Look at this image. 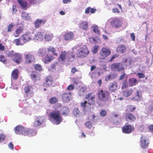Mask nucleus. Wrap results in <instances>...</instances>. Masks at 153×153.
I'll use <instances>...</instances> for the list:
<instances>
[{"label": "nucleus", "instance_id": "1", "mask_svg": "<svg viewBox=\"0 0 153 153\" xmlns=\"http://www.w3.org/2000/svg\"><path fill=\"white\" fill-rule=\"evenodd\" d=\"M97 94L98 99L101 101L108 102L111 99L110 93L108 91L100 90L98 91Z\"/></svg>", "mask_w": 153, "mask_h": 153}, {"label": "nucleus", "instance_id": "2", "mask_svg": "<svg viewBox=\"0 0 153 153\" xmlns=\"http://www.w3.org/2000/svg\"><path fill=\"white\" fill-rule=\"evenodd\" d=\"M89 53V51L87 46L83 45L77 49L76 55L78 57L83 58L86 57Z\"/></svg>", "mask_w": 153, "mask_h": 153}, {"label": "nucleus", "instance_id": "3", "mask_svg": "<svg viewBox=\"0 0 153 153\" xmlns=\"http://www.w3.org/2000/svg\"><path fill=\"white\" fill-rule=\"evenodd\" d=\"M51 118L53 119L56 125L60 123L62 121V118L61 116L59 111H53L50 113Z\"/></svg>", "mask_w": 153, "mask_h": 153}, {"label": "nucleus", "instance_id": "4", "mask_svg": "<svg viewBox=\"0 0 153 153\" xmlns=\"http://www.w3.org/2000/svg\"><path fill=\"white\" fill-rule=\"evenodd\" d=\"M24 56L25 64L29 65L35 62V58L33 52H26L25 53Z\"/></svg>", "mask_w": 153, "mask_h": 153}, {"label": "nucleus", "instance_id": "5", "mask_svg": "<svg viewBox=\"0 0 153 153\" xmlns=\"http://www.w3.org/2000/svg\"><path fill=\"white\" fill-rule=\"evenodd\" d=\"M111 69L112 71L119 72L123 71L125 68L121 62H115L111 65Z\"/></svg>", "mask_w": 153, "mask_h": 153}, {"label": "nucleus", "instance_id": "6", "mask_svg": "<svg viewBox=\"0 0 153 153\" xmlns=\"http://www.w3.org/2000/svg\"><path fill=\"white\" fill-rule=\"evenodd\" d=\"M25 96L28 99H30L34 95L33 88L30 85L26 86L24 88Z\"/></svg>", "mask_w": 153, "mask_h": 153}, {"label": "nucleus", "instance_id": "7", "mask_svg": "<svg viewBox=\"0 0 153 153\" xmlns=\"http://www.w3.org/2000/svg\"><path fill=\"white\" fill-rule=\"evenodd\" d=\"M45 119L44 116H36L35 121L33 123V127H37L42 125L44 122Z\"/></svg>", "mask_w": 153, "mask_h": 153}, {"label": "nucleus", "instance_id": "8", "mask_svg": "<svg viewBox=\"0 0 153 153\" xmlns=\"http://www.w3.org/2000/svg\"><path fill=\"white\" fill-rule=\"evenodd\" d=\"M111 54V50L109 48L105 47L102 48L100 52V58L102 59H104Z\"/></svg>", "mask_w": 153, "mask_h": 153}, {"label": "nucleus", "instance_id": "9", "mask_svg": "<svg viewBox=\"0 0 153 153\" xmlns=\"http://www.w3.org/2000/svg\"><path fill=\"white\" fill-rule=\"evenodd\" d=\"M110 24L114 28H119L122 26V22L119 18L115 17L111 20Z\"/></svg>", "mask_w": 153, "mask_h": 153}, {"label": "nucleus", "instance_id": "10", "mask_svg": "<svg viewBox=\"0 0 153 153\" xmlns=\"http://www.w3.org/2000/svg\"><path fill=\"white\" fill-rule=\"evenodd\" d=\"M134 130V128L133 126H132L130 124H126V123L122 128L123 132L126 134L131 133Z\"/></svg>", "mask_w": 153, "mask_h": 153}, {"label": "nucleus", "instance_id": "11", "mask_svg": "<svg viewBox=\"0 0 153 153\" xmlns=\"http://www.w3.org/2000/svg\"><path fill=\"white\" fill-rule=\"evenodd\" d=\"M136 119V117L134 114L130 112L127 113L125 114V119L128 122L133 123L135 121Z\"/></svg>", "mask_w": 153, "mask_h": 153}, {"label": "nucleus", "instance_id": "12", "mask_svg": "<svg viewBox=\"0 0 153 153\" xmlns=\"http://www.w3.org/2000/svg\"><path fill=\"white\" fill-rule=\"evenodd\" d=\"M61 97L62 101L64 102H68L71 100V93L69 92H64L62 94Z\"/></svg>", "mask_w": 153, "mask_h": 153}, {"label": "nucleus", "instance_id": "13", "mask_svg": "<svg viewBox=\"0 0 153 153\" xmlns=\"http://www.w3.org/2000/svg\"><path fill=\"white\" fill-rule=\"evenodd\" d=\"M21 37L25 43L32 39V36L31 33L28 32L23 34Z\"/></svg>", "mask_w": 153, "mask_h": 153}, {"label": "nucleus", "instance_id": "14", "mask_svg": "<svg viewBox=\"0 0 153 153\" xmlns=\"http://www.w3.org/2000/svg\"><path fill=\"white\" fill-rule=\"evenodd\" d=\"M25 129L22 126L18 125L14 128V131L15 133L17 134L24 135Z\"/></svg>", "mask_w": 153, "mask_h": 153}, {"label": "nucleus", "instance_id": "15", "mask_svg": "<svg viewBox=\"0 0 153 153\" xmlns=\"http://www.w3.org/2000/svg\"><path fill=\"white\" fill-rule=\"evenodd\" d=\"M118 83L115 81L110 82L108 85V89L111 92L115 91L117 89Z\"/></svg>", "mask_w": 153, "mask_h": 153}, {"label": "nucleus", "instance_id": "16", "mask_svg": "<svg viewBox=\"0 0 153 153\" xmlns=\"http://www.w3.org/2000/svg\"><path fill=\"white\" fill-rule=\"evenodd\" d=\"M36 134V131L34 129L30 128L25 129L24 135L32 136L35 135Z\"/></svg>", "mask_w": 153, "mask_h": 153}, {"label": "nucleus", "instance_id": "17", "mask_svg": "<svg viewBox=\"0 0 153 153\" xmlns=\"http://www.w3.org/2000/svg\"><path fill=\"white\" fill-rule=\"evenodd\" d=\"M12 60L17 64L20 63L22 61V55L20 53H16L12 59Z\"/></svg>", "mask_w": 153, "mask_h": 153}, {"label": "nucleus", "instance_id": "18", "mask_svg": "<svg viewBox=\"0 0 153 153\" xmlns=\"http://www.w3.org/2000/svg\"><path fill=\"white\" fill-rule=\"evenodd\" d=\"M68 54V52H67L65 51L61 52L59 58V62H64Z\"/></svg>", "mask_w": 153, "mask_h": 153}, {"label": "nucleus", "instance_id": "19", "mask_svg": "<svg viewBox=\"0 0 153 153\" xmlns=\"http://www.w3.org/2000/svg\"><path fill=\"white\" fill-rule=\"evenodd\" d=\"M140 146L142 148H146L149 145V143L147 141L146 137L142 136L140 139Z\"/></svg>", "mask_w": 153, "mask_h": 153}, {"label": "nucleus", "instance_id": "20", "mask_svg": "<svg viewBox=\"0 0 153 153\" xmlns=\"http://www.w3.org/2000/svg\"><path fill=\"white\" fill-rule=\"evenodd\" d=\"M24 27L22 26H20L17 27L13 33V36L15 37H18L24 31Z\"/></svg>", "mask_w": 153, "mask_h": 153}, {"label": "nucleus", "instance_id": "21", "mask_svg": "<svg viewBox=\"0 0 153 153\" xmlns=\"http://www.w3.org/2000/svg\"><path fill=\"white\" fill-rule=\"evenodd\" d=\"M44 37V33L43 32L39 31L34 35V39L38 41H42Z\"/></svg>", "mask_w": 153, "mask_h": 153}, {"label": "nucleus", "instance_id": "22", "mask_svg": "<svg viewBox=\"0 0 153 153\" xmlns=\"http://www.w3.org/2000/svg\"><path fill=\"white\" fill-rule=\"evenodd\" d=\"M54 59V57L50 54H48L46 56L42 59V61L45 64H48Z\"/></svg>", "mask_w": 153, "mask_h": 153}, {"label": "nucleus", "instance_id": "23", "mask_svg": "<svg viewBox=\"0 0 153 153\" xmlns=\"http://www.w3.org/2000/svg\"><path fill=\"white\" fill-rule=\"evenodd\" d=\"M116 51L117 53H123L126 52V48L123 45H120L117 47Z\"/></svg>", "mask_w": 153, "mask_h": 153}, {"label": "nucleus", "instance_id": "24", "mask_svg": "<svg viewBox=\"0 0 153 153\" xmlns=\"http://www.w3.org/2000/svg\"><path fill=\"white\" fill-rule=\"evenodd\" d=\"M63 37L66 41L71 40L74 39V34L73 32H70L66 33L64 35Z\"/></svg>", "mask_w": 153, "mask_h": 153}, {"label": "nucleus", "instance_id": "25", "mask_svg": "<svg viewBox=\"0 0 153 153\" xmlns=\"http://www.w3.org/2000/svg\"><path fill=\"white\" fill-rule=\"evenodd\" d=\"M133 92V90L132 88H130L122 91V93L124 97H127L131 95Z\"/></svg>", "mask_w": 153, "mask_h": 153}, {"label": "nucleus", "instance_id": "26", "mask_svg": "<svg viewBox=\"0 0 153 153\" xmlns=\"http://www.w3.org/2000/svg\"><path fill=\"white\" fill-rule=\"evenodd\" d=\"M46 22V20H45L37 19L34 22L35 26L36 28H38L42 24H44Z\"/></svg>", "mask_w": 153, "mask_h": 153}, {"label": "nucleus", "instance_id": "27", "mask_svg": "<svg viewBox=\"0 0 153 153\" xmlns=\"http://www.w3.org/2000/svg\"><path fill=\"white\" fill-rule=\"evenodd\" d=\"M21 7L23 9H25L27 6V2L23 0H17Z\"/></svg>", "mask_w": 153, "mask_h": 153}, {"label": "nucleus", "instance_id": "28", "mask_svg": "<svg viewBox=\"0 0 153 153\" xmlns=\"http://www.w3.org/2000/svg\"><path fill=\"white\" fill-rule=\"evenodd\" d=\"M88 22L87 21H84L82 22L79 25L80 28L84 30H87L88 29Z\"/></svg>", "mask_w": 153, "mask_h": 153}, {"label": "nucleus", "instance_id": "29", "mask_svg": "<svg viewBox=\"0 0 153 153\" xmlns=\"http://www.w3.org/2000/svg\"><path fill=\"white\" fill-rule=\"evenodd\" d=\"M13 41L16 45H22L25 43L22 37L15 39Z\"/></svg>", "mask_w": 153, "mask_h": 153}, {"label": "nucleus", "instance_id": "30", "mask_svg": "<svg viewBox=\"0 0 153 153\" xmlns=\"http://www.w3.org/2000/svg\"><path fill=\"white\" fill-rule=\"evenodd\" d=\"M142 97V93L139 91H137L135 96L132 98V99L135 101H139L141 100Z\"/></svg>", "mask_w": 153, "mask_h": 153}, {"label": "nucleus", "instance_id": "31", "mask_svg": "<svg viewBox=\"0 0 153 153\" xmlns=\"http://www.w3.org/2000/svg\"><path fill=\"white\" fill-rule=\"evenodd\" d=\"M38 54L40 56L43 57L45 56L47 53V51L45 48H40L38 51Z\"/></svg>", "mask_w": 153, "mask_h": 153}, {"label": "nucleus", "instance_id": "32", "mask_svg": "<svg viewBox=\"0 0 153 153\" xmlns=\"http://www.w3.org/2000/svg\"><path fill=\"white\" fill-rule=\"evenodd\" d=\"M128 83L131 86H133L136 85L138 84V81L137 79L132 78H130L128 80Z\"/></svg>", "mask_w": 153, "mask_h": 153}, {"label": "nucleus", "instance_id": "33", "mask_svg": "<svg viewBox=\"0 0 153 153\" xmlns=\"http://www.w3.org/2000/svg\"><path fill=\"white\" fill-rule=\"evenodd\" d=\"M44 37L46 41H49L52 40L53 37V35L52 33H47L44 36Z\"/></svg>", "mask_w": 153, "mask_h": 153}, {"label": "nucleus", "instance_id": "34", "mask_svg": "<svg viewBox=\"0 0 153 153\" xmlns=\"http://www.w3.org/2000/svg\"><path fill=\"white\" fill-rule=\"evenodd\" d=\"M75 56L73 54L72 52H68V54L66 59L68 62H72L74 61Z\"/></svg>", "mask_w": 153, "mask_h": 153}, {"label": "nucleus", "instance_id": "35", "mask_svg": "<svg viewBox=\"0 0 153 153\" xmlns=\"http://www.w3.org/2000/svg\"><path fill=\"white\" fill-rule=\"evenodd\" d=\"M19 70L17 69H14L12 72L11 76L14 79H17L19 77Z\"/></svg>", "mask_w": 153, "mask_h": 153}, {"label": "nucleus", "instance_id": "36", "mask_svg": "<svg viewBox=\"0 0 153 153\" xmlns=\"http://www.w3.org/2000/svg\"><path fill=\"white\" fill-rule=\"evenodd\" d=\"M45 81L44 83L48 86L51 85L53 83V80L51 77L49 76L47 77L45 79Z\"/></svg>", "mask_w": 153, "mask_h": 153}, {"label": "nucleus", "instance_id": "37", "mask_svg": "<svg viewBox=\"0 0 153 153\" xmlns=\"http://www.w3.org/2000/svg\"><path fill=\"white\" fill-rule=\"evenodd\" d=\"M48 52H51L53 54L54 56H57L58 53L57 52L55 48L52 46H50L47 48Z\"/></svg>", "mask_w": 153, "mask_h": 153}, {"label": "nucleus", "instance_id": "38", "mask_svg": "<svg viewBox=\"0 0 153 153\" xmlns=\"http://www.w3.org/2000/svg\"><path fill=\"white\" fill-rule=\"evenodd\" d=\"M62 115L65 117L67 116L68 115L69 110L68 108L66 107H64L61 109Z\"/></svg>", "mask_w": 153, "mask_h": 153}, {"label": "nucleus", "instance_id": "39", "mask_svg": "<svg viewBox=\"0 0 153 153\" xmlns=\"http://www.w3.org/2000/svg\"><path fill=\"white\" fill-rule=\"evenodd\" d=\"M36 72L35 71H32L30 74V77L32 79L33 81H36L37 78H39V76L37 75Z\"/></svg>", "mask_w": 153, "mask_h": 153}, {"label": "nucleus", "instance_id": "40", "mask_svg": "<svg viewBox=\"0 0 153 153\" xmlns=\"http://www.w3.org/2000/svg\"><path fill=\"white\" fill-rule=\"evenodd\" d=\"M58 102V99L56 97H51L49 100V102L51 104H54Z\"/></svg>", "mask_w": 153, "mask_h": 153}, {"label": "nucleus", "instance_id": "41", "mask_svg": "<svg viewBox=\"0 0 153 153\" xmlns=\"http://www.w3.org/2000/svg\"><path fill=\"white\" fill-rule=\"evenodd\" d=\"M116 76V75L113 74H109L105 77V80L106 81H107L115 78Z\"/></svg>", "mask_w": 153, "mask_h": 153}, {"label": "nucleus", "instance_id": "42", "mask_svg": "<svg viewBox=\"0 0 153 153\" xmlns=\"http://www.w3.org/2000/svg\"><path fill=\"white\" fill-rule=\"evenodd\" d=\"M95 96L92 97L91 98L88 100V103L90 105H94L95 103Z\"/></svg>", "mask_w": 153, "mask_h": 153}, {"label": "nucleus", "instance_id": "43", "mask_svg": "<svg viewBox=\"0 0 153 153\" xmlns=\"http://www.w3.org/2000/svg\"><path fill=\"white\" fill-rule=\"evenodd\" d=\"M16 53L14 52L13 50H11L10 51H9L7 53V57L13 59Z\"/></svg>", "mask_w": 153, "mask_h": 153}, {"label": "nucleus", "instance_id": "44", "mask_svg": "<svg viewBox=\"0 0 153 153\" xmlns=\"http://www.w3.org/2000/svg\"><path fill=\"white\" fill-rule=\"evenodd\" d=\"M79 112L77 108H75L73 111V114L74 116L77 117L79 115Z\"/></svg>", "mask_w": 153, "mask_h": 153}, {"label": "nucleus", "instance_id": "45", "mask_svg": "<svg viewBox=\"0 0 153 153\" xmlns=\"http://www.w3.org/2000/svg\"><path fill=\"white\" fill-rule=\"evenodd\" d=\"M86 90V88L84 87H82L81 88L79 91V94L80 96H81L84 95L85 94Z\"/></svg>", "mask_w": 153, "mask_h": 153}, {"label": "nucleus", "instance_id": "46", "mask_svg": "<svg viewBox=\"0 0 153 153\" xmlns=\"http://www.w3.org/2000/svg\"><path fill=\"white\" fill-rule=\"evenodd\" d=\"M34 69L39 71H41L42 70V66L39 64H36L34 65Z\"/></svg>", "mask_w": 153, "mask_h": 153}, {"label": "nucleus", "instance_id": "47", "mask_svg": "<svg viewBox=\"0 0 153 153\" xmlns=\"http://www.w3.org/2000/svg\"><path fill=\"white\" fill-rule=\"evenodd\" d=\"M127 110L130 112H133L136 109V107L132 105H128L127 106Z\"/></svg>", "mask_w": 153, "mask_h": 153}, {"label": "nucleus", "instance_id": "48", "mask_svg": "<svg viewBox=\"0 0 153 153\" xmlns=\"http://www.w3.org/2000/svg\"><path fill=\"white\" fill-rule=\"evenodd\" d=\"M93 30L94 32L97 34H100V32L99 30V28L97 26H93Z\"/></svg>", "mask_w": 153, "mask_h": 153}, {"label": "nucleus", "instance_id": "49", "mask_svg": "<svg viewBox=\"0 0 153 153\" xmlns=\"http://www.w3.org/2000/svg\"><path fill=\"white\" fill-rule=\"evenodd\" d=\"M95 96V95L94 94L92 93H88L86 94L85 96V98L86 99L89 100L92 97H94Z\"/></svg>", "mask_w": 153, "mask_h": 153}, {"label": "nucleus", "instance_id": "50", "mask_svg": "<svg viewBox=\"0 0 153 153\" xmlns=\"http://www.w3.org/2000/svg\"><path fill=\"white\" fill-rule=\"evenodd\" d=\"M128 87V85L127 82V81L126 80L124 81L121 87V89H123Z\"/></svg>", "mask_w": 153, "mask_h": 153}, {"label": "nucleus", "instance_id": "51", "mask_svg": "<svg viewBox=\"0 0 153 153\" xmlns=\"http://www.w3.org/2000/svg\"><path fill=\"white\" fill-rule=\"evenodd\" d=\"M6 58L3 55H0V61L2 62L4 64L6 63Z\"/></svg>", "mask_w": 153, "mask_h": 153}, {"label": "nucleus", "instance_id": "52", "mask_svg": "<svg viewBox=\"0 0 153 153\" xmlns=\"http://www.w3.org/2000/svg\"><path fill=\"white\" fill-rule=\"evenodd\" d=\"M85 126L89 128H91L92 127V125L90 121H88L86 122L85 123Z\"/></svg>", "mask_w": 153, "mask_h": 153}, {"label": "nucleus", "instance_id": "53", "mask_svg": "<svg viewBox=\"0 0 153 153\" xmlns=\"http://www.w3.org/2000/svg\"><path fill=\"white\" fill-rule=\"evenodd\" d=\"M100 115L102 117L105 116L107 114L106 111L104 110H101L100 112Z\"/></svg>", "mask_w": 153, "mask_h": 153}, {"label": "nucleus", "instance_id": "54", "mask_svg": "<svg viewBox=\"0 0 153 153\" xmlns=\"http://www.w3.org/2000/svg\"><path fill=\"white\" fill-rule=\"evenodd\" d=\"M28 14L25 12H23L22 14V17L23 19H26L28 16Z\"/></svg>", "mask_w": 153, "mask_h": 153}, {"label": "nucleus", "instance_id": "55", "mask_svg": "<svg viewBox=\"0 0 153 153\" xmlns=\"http://www.w3.org/2000/svg\"><path fill=\"white\" fill-rule=\"evenodd\" d=\"M14 25H12V24H9L7 27V32H11L12 31V29L13 26Z\"/></svg>", "mask_w": 153, "mask_h": 153}, {"label": "nucleus", "instance_id": "56", "mask_svg": "<svg viewBox=\"0 0 153 153\" xmlns=\"http://www.w3.org/2000/svg\"><path fill=\"white\" fill-rule=\"evenodd\" d=\"M112 12L114 13H120V10L117 8L115 7L112 9Z\"/></svg>", "mask_w": 153, "mask_h": 153}, {"label": "nucleus", "instance_id": "57", "mask_svg": "<svg viewBox=\"0 0 153 153\" xmlns=\"http://www.w3.org/2000/svg\"><path fill=\"white\" fill-rule=\"evenodd\" d=\"M119 55L117 54H115L113 55L112 57L110 58L109 61L112 62L116 58H117L118 56Z\"/></svg>", "mask_w": 153, "mask_h": 153}, {"label": "nucleus", "instance_id": "58", "mask_svg": "<svg viewBox=\"0 0 153 153\" xmlns=\"http://www.w3.org/2000/svg\"><path fill=\"white\" fill-rule=\"evenodd\" d=\"M5 136L4 134H0V143L3 141L5 139Z\"/></svg>", "mask_w": 153, "mask_h": 153}, {"label": "nucleus", "instance_id": "59", "mask_svg": "<svg viewBox=\"0 0 153 153\" xmlns=\"http://www.w3.org/2000/svg\"><path fill=\"white\" fill-rule=\"evenodd\" d=\"M58 65V63L57 62H55L51 66V68L52 69H56L57 66Z\"/></svg>", "mask_w": 153, "mask_h": 153}, {"label": "nucleus", "instance_id": "60", "mask_svg": "<svg viewBox=\"0 0 153 153\" xmlns=\"http://www.w3.org/2000/svg\"><path fill=\"white\" fill-rule=\"evenodd\" d=\"M74 86L73 85H69L67 88V89L68 90H71L74 89Z\"/></svg>", "mask_w": 153, "mask_h": 153}, {"label": "nucleus", "instance_id": "61", "mask_svg": "<svg viewBox=\"0 0 153 153\" xmlns=\"http://www.w3.org/2000/svg\"><path fill=\"white\" fill-rule=\"evenodd\" d=\"M98 46L97 45H95L94 47V48L93 50V52H94V53H96L98 51Z\"/></svg>", "mask_w": 153, "mask_h": 153}, {"label": "nucleus", "instance_id": "62", "mask_svg": "<svg viewBox=\"0 0 153 153\" xmlns=\"http://www.w3.org/2000/svg\"><path fill=\"white\" fill-rule=\"evenodd\" d=\"M88 103V102L85 101L84 102H82L81 103V106L83 108H85L86 104Z\"/></svg>", "mask_w": 153, "mask_h": 153}, {"label": "nucleus", "instance_id": "63", "mask_svg": "<svg viewBox=\"0 0 153 153\" xmlns=\"http://www.w3.org/2000/svg\"><path fill=\"white\" fill-rule=\"evenodd\" d=\"M137 74L140 78H143L145 77V75L143 73H138Z\"/></svg>", "mask_w": 153, "mask_h": 153}, {"label": "nucleus", "instance_id": "64", "mask_svg": "<svg viewBox=\"0 0 153 153\" xmlns=\"http://www.w3.org/2000/svg\"><path fill=\"white\" fill-rule=\"evenodd\" d=\"M149 129L151 132H153V124H151L149 126Z\"/></svg>", "mask_w": 153, "mask_h": 153}]
</instances>
